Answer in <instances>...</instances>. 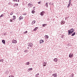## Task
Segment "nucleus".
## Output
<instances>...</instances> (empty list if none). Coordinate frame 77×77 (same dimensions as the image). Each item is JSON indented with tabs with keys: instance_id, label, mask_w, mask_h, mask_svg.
<instances>
[{
	"instance_id": "obj_1",
	"label": "nucleus",
	"mask_w": 77,
	"mask_h": 77,
	"mask_svg": "<svg viewBox=\"0 0 77 77\" xmlns=\"http://www.w3.org/2000/svg\"><path fill=\"white\" fill-rule=\"evenodd\" d=\"M74 29L73 28L70 29L69 30H68V35H71V34H72V33L73 32H74Z\"/></svg>"
},
{
	"instance_id": "obj_2",
	"label": "nucleus",
	"mask_w": 77,
	"mask_h": 77,
	"mask_svg": "<svg viewBox=\"0 0 77 77\" xmlns=\"http://www.w3.org/2000/svg\"><path fill=\"white\" fill-rule=\"evenodd\" d=\"M33 43H29L28 45V47H33Z\"/></svg>"
},
{
	"instance_id": "obj_3",
	"label": "nucleus",
	"mask_w": 77,
	"mask_h": 77,
	"mask_svg": "<svg viewBox=\"0 0 77 77\" xmlns=\"http://www.w3.org/2000/svg\"><path fill=\"white\" fill-rule=\"evenodd\" d=\"M73 55H74V54H73L72 53H70L69 54V57L70 58H72V57H73Z\"/></svg>"
},
{
	"instance_id": "obj_4",
	"label": "nucleus",
	"mask_w": 77,
	"mask_h": 77,
	"mask_svg": "<svg viewBox=\"0 0 77 77\" xmlns=\"http://www.w3.org/2000/svg\"><path fill=\"white\" fill-rule=\"evenodd\" d=\"M45 13V12L44 11H42L40 13V15H41V16H43L44 15V13Z\"/></svg>"
},
{
	"instance_id": "obj_5",
	"label": "nucleus",
	"mask_w": 77,
	"mask_h": 77,
	"mask_svg": "<svg viewBox=\"0 0 77 77\" xmlns=\"http://www.w3.org/2000/svg\"><path fill=\"white\" fill-rule=\"evenodd\" d=\"M28 5L29 8H32V6H33V5L31 4L30 3L28 4Z\"/></svg>"
},
{
	"instance_id": "obj_6",
	"label": "nucleus",
	"mask_w": 77,
	"mask_h": 77,
	"mask_svg": "<svg viewBox=\"0 0 77 77\" xmlns=\"http://www.w3.org/2000/svg\"><path fill=\"white\" fill-rule=\"evenodd\" d=\"M23 17L22 16H20L19 19V20H23Z\"/></svg>"
},
{
	"instance_id": "obj_7",
	"label": "nucleus",
	"mask_w": 77,
	"mask_h": 77,
	"mask_svg": "<svg viewBox=\"0 0 77 77\" xmlns=\"http://www.w3.org/2000/svg\"><path fill=\"white\" fill-rule=\"evenodd\" d=\"M53 77H57V74H53L52 75Z\"/></svg>"
},
{
	"instance_id": "obj_8",
	"label": "nucleus",
	"mask_w": 77,
	"mask_h": 77,
	"mask_svg": "<svg viewBox=\"0 0 77 77\" xmlns=\"http://www.w3.org/2000/svg\"><path fill=\"white\" fill-rule=\"evenodd\" d=\"M46 65H47V63H45V62L43 63V66H45Z\"/></svg>"
},
{
	"instance_id": "obj_9",
	"label": "nucleus",
	"mask_w": 77,
	"mask_h": 77,
	"mask_svg": "<svg viewBox=\"0 0 77 77\" xmlns=\"http://www.w3.org/2000/svg\"><path fill=\"white\" fill-rule=\"evenodd\" d=\"M12 43H17V41L15 40H13L12 42Z\"/></svg>"
},
{
	"instance_id": "obj_10",
	"label": "nucleus",
	"mask_w": 77,
	"mask_h": 77,
	"mask_svg": "<svg viewBox=\"0 0 77 77\" xmlns=\"http://www.w3.org/2000/svg\"><path fill=\"white\" fill-rule=\"evenodd\" d=\"M36 23V21L35 20H33L32 21V22L31 23V24L33 25V24H35Z\"/></svg>"
},
{
	"instance_id": "obj_11",
	"label": "nucleus",
	"mask_w": 77,
	"mask_h": 77,
	"mask_svg": "<svg viewBox=\"0 0 77 77\" xmlns=\"http://www.w3.org/2000/svg\"><path fill=\"white\" fill-rule=\"evenodd\" d=\"M44 42V41H43L42 39H41L40 41V44H42V43H43Z\"/></svg>"
},
{
	"instance_id": "obj_12",
	"label": "nucleus",
	"mask_w": 77,
	"mask_h": 77,
	"mask_svg": "<svg viewBox=\"0 0 77 77\" xmlns=\"http://www.w3.org/2000/svg\"><path fill=\"white\" fill-rule=\"evenodd\" d=\"M30 64V62H26V63H25V65H29Z\"/></svg>"
},
{
	"instance_id": "obj_13",
	"label": "nucleus",
	"mask_w": 77,
	"mask_h": 77,
	"mask_svg": "<svg viewBox=\"0 0 77 77\" xmlns=\"http://www.w3.org/2000/svg\"><path fill=\"white\" fill-rule=\"evenodd\" d=\"M65 22L64 21H61V24H65Z\"/></svg>"
},
{
	"instance_id": "obj_14",
	"label": "nucleus",
	"mask_w": 77,
	"mask_h": 77,
	"mask_svg": "<svg viewBox=\"0 0 77 77\" xmlns=\"http://www.w3.org/2000/svg\"><path fill=\"white\" fill-rule=\"evenodd\" d=\"M37 29H38V27H35V29L33 30V31H36V30H37Z\"/></svg>"
},
{
	"instance_id": "obj_15",
	"label": "nucleus",
	"mask_w": 77,
	"mask_h": 77,
	"mask_svg": "<svg viewBox=\"0 0 77 77\" xmlns=\"http://www.w3.org/2000/svg\"><path fill=\"white\" fill-rule=\"evenodd\" d=\"M54 62H57V59L56 58L54 59Z\"/></svg>"
},
{
	"instance_id": "obj_16",
	"label": "nucleus",
	"mask_w": 77,
	"mask_h": 77,
	"mask_svg": "<svg viewBox=\"0 0 77 77\" xmlns=\"http://www.w3.org/2000/svg\"><path fill=\"white\" fill-rule=\"evenodd\" d=\"M18 4H15V3L14 5V7H15L16 6H18Z\"/></svg>"
},
{
	"instance_id": "obj_17",
	"label": "nucleus",
	"mask_w": 77,
	"mask_h": 77,
	"mask_svg": "<svg viewBox=\"0 0 77 77\" xmlns=\"http://www.w3.org/2000/svg\"><path fill=\"white\" fill-rule=\"evenodd\" d=\"M16 19V16H13V20H15V19Z\"/></svg>"
},
{
	"instance_id": "obj_18",
	"label": "nucleus",
	"mask_w": 77,
	"mask_h": 77,
	"mask_svg": "<svg viewBox=\"0 0 77 77\" xmlns=\"http://www.w3.org/2000/svg\"><path fill=\"white\" fill-rule=\"evenodd\" d=\"M75 35V32H74V33H73L71 35L72 36H74Z\"/></svg>"
},
{
	"instance_id": "obj_19",
	"label": "nucleus",
	"mask_w": 77,
	"mask_h": 77,
	"mask_svg": "<svg viewBox=\"0 0 77 77\" xmlns=\"http://www.w3.org/2000/svg\"><path fill=\"white\" fill-rule=\"evenodd\" d=\"M2 43H3V44H5V40H3L2 41Z\"/></svg>"
},
{
	"instance_id": "obj_20",
	"label": "nucleus",
	"mask_w": 77,
	"mask_h": 77,
	"mask_svg": "<svg viewBox=\"0 0 77 77\" xmlns=\"http://www.w3.org/2000/svg\"><path fill=\"white\" fill-rule=\"evenodd\" d=\"M3 61H4V59H1V60H0V62H3Z\"/></svg>"
},
{
	"instance_id": "obj_21",
	"label": "nucleus",
	"mask_w": 77,
	"mask_h": 77,
	"mask_svg": "<svg viewBox=\"0 0 77 77\" xmlns=\"http://www.w3.org/2000/svg\"><path fill=\"white\" fill-rule=\"evenodd\" d=\"M35 10H32L31 11V13H32V14H35Z\"/></svg>"
},
{
	"instance_id": "obj_22",
	"label": "nucleus",
	"mask_w": 77,
	"mask_h": 77,
	"mask_svg": "<svg viewBox=\"0 0 77 77\" xmlns=\"http://www.w3.org/2000/svg\"><path fill=\"white\" fill-rule=\"evenodd\" d=\"M45 6H46L47 8H48V2H47L46 3Z\"/></svg>"
},
{
	"instance_id": "obj_23",
	"label": "nucleus",
	"mask_w": 77,
	"mask_h": 77,
	"mask_svg": "<svg viewBox=\"0 0 77 77\" xmlns=\"http://www.w3.org/2000/svg\"><path fill=\"white\" fill-rule=\"evenodd\" d=\"M45 38H46V39H48V36L47 35H45Z\"/></svg>"
},
{
	"instance_id": "obj_24",
	"label": "nucleus",
	"mask_w": 77,
	"mask_h": 77,
	"mask_svg": "<svg viewBox=\"0 0 77 77\" xmlns=\"http://www.w3.org/2000/svg\"><path fill=\"white\" fill-rule=\"evenodd\" d=\"M47 26L46 24H44L42 25L43 27H45V26Z\"/></svg>"
},
{
	"instance_id": "obj_25",
	"label": "nucleus",
	"mask_w": 77,
	"mask_h": 77,
	"mask_svg": "<svg viewBox=\"0 0 77 77\" xmlns=\"http://www.w3.org/2000/svg\"><path fill=\"white\" fill-rule=\"evenodd\" d=\"M23 15H27V14H26V12L23 13Z\"/></svg>"
},
{
	"instance_id": "obj_26",
	"label": "nucleus",
	"mask_w": 77,
	"mask_h": 77,
	"mask_svg": "<svg viewBox=\"0 0 77 77\" xmlns=\"http://www.w3.org/2000/svg\"><path fill=\"white\" fill-rule=\"evenodd\" d=\"M70 5H71V4L69 3V4L68 5L67 8H69V6H70Z\"/></svg>"
},
{
	"instance_id": "obj_27",
	"label": "nucleus",
	"mask_w": 77,
	"mask_h": 77,
	"mask_svg": "<svg viewBox=\"0 0 77 77\" xmlns=\"http://www.w3.org/2000/svg\"><path fill=\"white\" fill-rule=\"evenodd\" d=\"M13 19H11L10 20V22H13V21H13Z\"/></svg>"
},
{
	"instance_id": "obj_28",
	"label": "nucleus",
	"mask_w": 77,
	"mask_h": 77,
	"mask_svg": "<svg viewBox=\"0 0 77 77\" xmlns=\"http://www.w3.org/2000/svg\"><path fill=\"white\" fill-rule=\"evenodd\" d=\"M28 32H27V31H26V32H23L24 34H26Z\"/></svg>"
},
{
	"instance_id": "obj_29",
	"label": "nucleus",
	"mask_w": 77,
	"mask_h": 77,
	"mask_svg": "<svg viewBox=\"0 0 77 77\" xmlns=\"http://www.w3.org/2000/svg\"><path fill=\"white\" fill-rule=\"evenodd\" d=\"M39 73H38L37 74H36L35 75V77H38V75H39Z\"/></svg>"
},
{
	"instance_id": "obj_30",
	"label": "nucleus",
	"mask_w": 77,
	"mask_h": 77,
	"mask_svg": "<svg viewBox=\"0 0 77 77\" xmlns=\"http://www.w3.org/2000/svg\"><path fill=\"white\" fill-rule=\"evenodd\" d=\"M25 52L27 53L28 52V50H26L24 51Z\"/></svg>"
},
{
	"instance_id": "obj_31",
	"label": "nucleus",
	"mask_w": 77,
	"mask_h": 77,
	"mask_svg": "<svg viewBox=\"0 0 77 77\" xmlns=\"http://www.w3.org/2000/svg\"><path fill=\"white\" fill-rule=\"evenodd\" d=\"M68 18H69V17H65V20H67V19H68Z\"/></svg>"
},
{
	"instance_id": "obj_32",
	"label": "nucleus",
	"mask_w": 77,
	"mask_h": 77,
	"mask_svg": "<svg viewBox=\"0 0 77 77\" xmlns=\"http://www.w3.org/2000/svg\"><path fill=\"white\" fill-rule=\"evenodd\" d=\"M4 16V14H2L1 16H0V17H3Z\"/></svg>"
},
{
	"instance_id": "obj_33",
	"label": "nucleus",
	"mask_w": 77,
	"mask_h": 77,
	"mask_svg": "<svg viewBox=\"0 0 77 77\" xmlns=\"http://www.w3.org/2000/svg\"><path fill=\"white\" fill-rule=\"evenodd\" d=\"M33 69L32 68H29V69H28V70H32Z\"/></svg>"
},
{
	"instance_id": "obj_34",
	"label": "nucleus",
	"mask_w": 77,
	"mask_h": 77,
	"mask_svg": "<svg viewBox=\"0 0 77 77\" xmlns=\"http://www.w3.org/2000/svg\"><path fill=\"white\" fill-rule=\"evenodd\" d=\"M13 12H11V13H10V14L11 15H13V14H14V13H12Z\"/></svg>"
},
{
	"instance_id": "obj_35",
	"label": "nucleus",
	"mask_w": 77,
	"mask_h": 77,
	"mask_svg": "<svg viewBox=\"0 0 77 77\" xmlns=\"http://www.w3.org/2000/svg\"><path fill=\"white\" fill-rule=\"evenodd\" d=\"M69 3L71 4V0H69Z\"/></svg>"
},
{
	"instance_id": "obj_36",
	"label": "nucleus",
	"mask_w": 77,
	"mask_h": 77,
	"mask_svg": "<svg viewBox=\"0 0 77 77\" xmlns=\"http://www.w3.org/2000/svg\"><path fill=\"white\" fill-rule=\"evenodd\" d=\"M8 5H12V3L10 2H9L8 4Z\"/></svg>"
},
{
	"instance_id": "obj_37",
	"label": "nucleus",
	"mask_w": 77,
	"mask_h": 77,
	"mask_svg": "<svg viewBox=\"0 0 77 77\" xmlns=\"http://www.w3.org/2000/svg\"><path fill=\"white\" fill-rule=\"evenodd\" d=\"M41 1L39 2H38V4H41Z\"/></svg>"
},
{
	"instance_id": "obj_38",
	"label": "nucleus",
	"mask_w": 77,
	"mask_h": 77,
	"mask_svg": "<svg viewBox=\"0 0 77 77\" xmlns=\"http://www.w3.org/2000/svg\"><path fill=\"white\" fill-rule=\"evenodd\" d=\"M9 77H14V76L12 75H11L9 76Z\"/></svg>"
},
{
	"instance_id": "obj_39",
	"label": "nucleus",
	"mask_w": 77,
	"mask_h": 77,
	"mask_svg": "<svg viewBox=\"0 0 77 77\" xmlns=\"http://www.w3.org/2000/svg\"><path fill=\"white\" fill-rule=\"evenodd\" d=\"M13 2H17V0H13Z\"/></svg>"
},
{
	"instance_id": "obj_40",
	"label": "nucleus",
	"mask_w": 77,
	"mask_h": 77,
	"mask_svg": "<svg viewBox=\"0 0 77 77\" xmlns=\"http://www.w3.org/2000/svg\"><path fill=\"white\" fill-rule=\"evenodd\" d=\"M49 5H51V3L50 2L49 4Z\"/></svg>"
},
{
	"instance_id": "obj_41",
	"label": "nucleus",
	"mask_w": 77,
	"mask_h": 77,
	"mask_svg": "<svg viewBox=\"0 0 77 77\" xmlns=\"http://www.w3.org/2000/svg\"><path fill=\"white\" fill-rule=\"evenodd\" d=\"M33 11H35V8H33Z\"/></svg>"
},
{
	"instance_id": "obj_42",
	"label": "nucleus",
	"mask_w": 77,
	"mask_h": 77,
	"mask_svg": "<svg viewBox=\"0 0 77 77\" xmlns=\"http://www.w3.org/2000/svg\"><path fill=\"white\" fill-rule=\"evenodd\" d=\"M71 76H72V77L74 76V75H71Z\"/></svg>"
},
{
	"instance_id": "obj_43",
	"label": "nucleus",
	"mask_w": 77,
	"mask_h": 77,
	"mask_svg": "<svg viewBox=\"0 0 77 77\" xmlns=\"http://www.w3.org/2000/svg\"><path fill=\"white\" fill-rule=\"evenodd\" d=\"M6 35V33H4V36H5V35Z\"/></svg>"
},
{
	"instance_id": "obj_44",
	"label": "nucleus",
	"mask_w": 77,
	"mask_h": 77,
	"mask_svg": "<svg viewBox=\"0 0 77 77\" xmlns=\"http://www.w3.org/2000/svg\"><path fill=\"white\" fill-rule=\"evenodd\" d=\"M62 38H63V35L62 37H61Z\"/></svg>"
},
{
	"instance_id": "obj_45",
	"label": "nucleus",
	"mask_w": 77,
	"mask_h": 77,
	"mask_svg": "<svg viewBox=\"0 0 77 77\" xmlns=\"http://www.w3.org/2000/svg\"><path fill=\"white\" fill-rule=\"evenodd\" d=\"M7 73H9V71H7Z\"/></svg>"
},
{
	"instance_id": "obj_46",
	"label": "nucleus",
	"mask_w": 77,
	"mask_h": 77,
	"mask_svg": "<svg viewBox=\"0 0 77 77\" xmlns=\"http://www.w3.org/2000/svg\"><path fill=\"white\" fill-rule=\"evenodd\" d=\"M27 48L28 49H29V47L28 46Z\"/></svg>"
},
{
	"instance_id": "obj_47",
	"label": "nucleus",
	"mask_w": 77,
	"mask_h": 77,
	"mask_svg": "<svg viewBox=\"0 0 77 77\" xmlns=\"http://www.w3.org/2000/svg\"><path fill=\"white\" fill-rule=\"evenodd\" d=\"M33 8H34L35 9L36 8L35 7H34Z\"/></svg>"
},
{
	"instance_id": "obj_48",
	"label": "nucleus",
	"mask_w": 77,
	"mask_h": 77,
	"mask_svg": "<svg viewBox=\"0 0 77 77\" xmlns=\"http://www.w3.org/2000/svg\"><path fill=\"white\" fill-rule=\"evenodd\" d=\"M18 2H19V0H18Z\"/></svg>"
},
{
	"instance_id": "obj_49",
	"label": "nucleus",
	"mask_w": 77,
	"mask_h": 77,
	"mask_svg": "<svg viewBox=\"0 0 77 77\" xmlns=\"http://www.w3.org/2000/svg\"><path fill=\"white\" fill-rule=\"evenodd\" d=\"M71 6H72V4H71Z\"/></svg>"
},
{
	"instance_id": "obj_50",
	"label": "nucleus",
	"mask_w": 77,
	"mask_h": 77,
	"mask_svg": "<svg viewBox=\"0 0 77 77\" xmlns=\"http://www.w3.org/2000/svg\"><path fill=\"white\" fill-rule=\"evenodd\" d=\"M8 16H9V17H10V16L9 15H8Z\"/></svg>"
},
{
	"instance_id": "obj_51",
	"label": "nucleus",
	"mask_w": 77,
	"mask_h": 77,
	"mask_svg": "<svg viewBox=\"0 0 77 77\" xmlns=\"http://www.w3.org/2000/svg\"><path fill=\"white\" fill-rule=\"evenodd\" d=\"M8 18H10V17H8Z\"/></svg>"
}]
</instances>
